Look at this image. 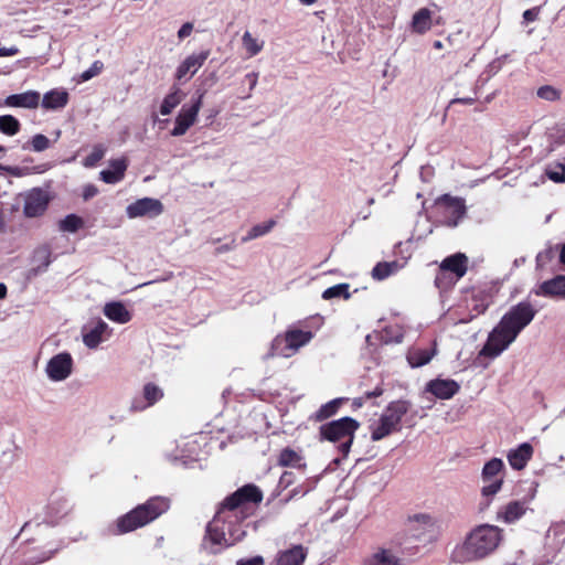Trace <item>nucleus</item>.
<instances>
[{"mask_svg":"<svg viewBox=\"0 0 565 565\" xmlns=\"http://www.w3.org/2000/svg\"><path fill=\"white\" fill-rule=\"evenodd\" d=\"M533 456V447L530 443H522L508 452V461L514 470H522Z\"/></svg>","mask_w":565,"mask_h":565,"instance_id":"a878e982","label":"nucleus"},{"mask_svg":"<svg viewBox=\"0 0 565 565\" xmlns=\"http://www.w3.org/2000/svg\"><path fill=\"white\" fill-rule=\"evenodd\" d=\"M440 203L444 205L443 222L449 227H456L466 214L465 200L445 194Z\"/></svg>","mask_w":565,"mask_h":565,"instance_id":"2eb2a0df","label":"nucleus"},{"mask_svg":"<svg viewBox=\"0 0 565 565\" xmlns=\"http://www.w3.org/2000/svg\"><path fill=\"white\" fill-rule=\"evenodd\" d=\"M545 174L554 182H565V161L550 163L545 169Z\"/></svg>","mask_w":565,"mask_h":565,"instance_id":"a18cd8bd","label":"nucleus"},{"mask_svg":"<svg viewBox=\"0 0 565 565\" xmlns=\"http://www.w3.org/2000/svg\"><path fill=\"white\" fill-rule=\"evenodd\" d=\"M192 30H193V24L191 22H185L184 24H182V26L179 29L178 31V38L180 40H183L185 38H188L191 33H192Z\"/></svg>","mask_w":565,"mask_h":565,"instance_id":"bf43d9fd","label":"nucleus"},{"mask_svg":"<svg viewBox=\"0 0 565 565\" xmlns=\"http://www.w3.org/2000/svg\"><path fill=\"white\" fill-rule=\"evenodd\" d=\"M33 267L29 270V277H35L47 270L52 263V252L49 245H42L34 249L32 256Z\"/></svg>","mask_w":565,"mask_h":565,"instance_id":"5701e85b","label":"nucleus"},{"mask_svg":"<svg viewBox=\"0 0 565 565\" xmlns=\"http://www.w3.org/2000/svg\"><path fill=\"white\" fill-rule=\"evenodd\" d=\"M0 170H3L14 177L20 175V169L18 167H10V166L4 167V166L0 164Z\"/></svg>","mask_w":565,"mask_h":565,"instance_id":"338daca9","label":"nucleus"},{"mask_svg":"<svg viewBox=\"0 0 565 565\" xmlns=\"http://www.w3.org/2000/svg\"><path fill=\"white\" fill-rule=\"evenodd\" d=\"M467 256L462 253H457L446 257L441 262L440 267L446 271L454 274V278H461L467 273Z\"/></svg>","mask_w":565,"mask_h":565,"instance_id":"c85d7f7f","label":"nucleus"},{"mask_svg":"<svg viewBox=\"0 0 565 565\" xmlns=\"http://www.w3.org/2000/svg\"><path fill=\"white\" fill-rule=\"evenodd\" d=\"M407 526L414 537L422 539L434 531L435 521L427 513H418L408 518Z\"/></svg>","mask_w":565,"mask_h":565,"instance_id":"aec40b11","label":"nucleus"},{"mask_svg":"<svg viewBox=\"0 0 565 565\" xmlns=\"http://www.w3.org/2000/svg\"><path fill=\"white\" fill-rule=\"evenodd\" d=\"M98 194V189L94 184H85L83 188L82 196L84 201H88Z\"/></svg>","mask_w":565,"mask_h":565,"instance_id":"6e6d98bb","label":"nucleus"},{"mask_svg":"<svg viewBox=\"0 0 565 565\" xmlns=\"http://www.w3.org/2000/svg\"><path fill=\"white\" fill-rule=\"evenodd\" d=\"M30 143H31L32 150L35 152H42V151L46 150L47 148H50V146H51L50 139L42 134L34 135L32 137Z\"/></svg>","mask_w":565,"mask_h":565,"instance_id":"de8ad7c7","label":"nucleus"},{"mask_svg":"<svg viewBox=\"0 0 565 565\" xmlns=\"http://www.w3.org/2000/svg\"><path fill=\"white\" fill-rule=\"evenodd\" d=\"M236 241L233 238L230 243L220 245L215 248V255H221L235 249Z\"/></svg>","mask_w":565,"mask_h":565,"instance_id":"052dcab7","label":"nucleus"},{"mask_svg":"<svg viewBox=\"0 0 565 565\" xmlns=\"http://www.w3.org/2000/svg\"><path fill=\"white\" fill-rule=\"evenodd\" d=\"M412 403L406 399L391 402L383 411L376 425L372 426L371 439L379 441L394 431L401 430L402 418L411 411Z\"/></svg>","mask_w":565,"mask_h":565,"instance_id":"423d86ee","label":"nucleus"},{"mask_svg":"<svg viewBox=\"0 0 565 565\" xmlns=\"http://www.w3.org/2000/svg\"><path fill=\"white\" fill-rule=\"evenodd\" d=\"M242 42L250 57L257 55L264 47V42L255 39L248 31L243 34Z\"/></svg>","mask_w":565,"mask_h":565,"instance_id":"c03bdc74","label":"nucleus"},{"mask_svg":"<svg viewBox=\"0 0 565 565\" xmlns=\"http://www.w3.org/2000/svg\"><path fill=\"white\" fill-rule=\"evenodd\" d=\"M71 510V504L67 499L58 497L53 498L45 508V515L41 519L36 516L34 520L24 523L22 532L31 530L33 526L41 524L56 525Z\"/></svg>","mask_w":565,"mask_h":565,"instance_id":"1a4fd4ad","label":"nucleus"},{"mask_svg":"<svg viewBox=\"0 0 565 565\" xmlns=\"http://www.w3.org/2000/svg\"><path fill=\"white\" fill-rule=\"evenodd\" d=\"M108 330V324L99 319L89 331L83 334L84 344L89 349L97 348L104 340V334L107 333Z\"/></svg>","mask_w":565,"mask_h":565,"instance_id":"7c9ffc66","label":"nucleus"},{"mask_svg":"<svg viewBox=\"0 0 565 565\" xmlns=\"http://www.w3.org/2000/svg\"><path fill=\"white\" fill-rule=\"evenodd\" d=\"M307 557V550L298 544L280 551L275 558V565H302Z\"/></svg>","mask_w":565,"mask_h":565,"instance_id":"393cba45","label":"nucleus"},{"mask_svg":"<svg viewBox=\"0 0 565 565\" xmlns=\"http://www.w3.org/2000/svg\"><path fill=\"white\" fill-rule=\"evenodd\" d=\"M68 99L70 95L64 88H54L44 94L41 105L46 110H58L67 105Z\"/></svg>","mask_w":565,"mask_h":565,"instance_id":"bb28decb","label":"nucleus"},{"mask_svg":"<svg viewBox=\"0 0 565 565\" xmlns=\"http://www.w3.org/2000/svg\"><path fill=\"white\" fill-rule=\"evenodd\" d=\"M397 268V262L377 263L372 269V277L376 280H383L394 274Z\"/></svg>","mask_w":565,"mask_h":565,"instance_id":"58836bf2","label":"nucleus"},{"mask_svg":"<svg viewBox=\"0 0 565 565\" xmlns=\"http://www.w3.org/2000/svg\"><path fill=\"white\" fill-rule=\"evenodd\" d=\"M359 427V422L349 416L332 420L321 425V440L339 443V451L343 455V457H347L350 452L354 439V434Z\"/></svg>","mask_w":565,"mask_h":565,"instance_id":"39448f33","label":"nucleus"},{"mask_svg":"<svg viewBox=\"0 0 565 565\" xmlns=\"http://www.w3.org/2000/svg\"><path fill=\"white\" fill-rule=\"evenodd\" d=\"M540 11H541L540 7H534V8L525 10L523 12L524 22L530 23V22L535 21L539 18Z\"/></svg>","mask_w":565,"mask_h":565,"instance_id":"13d9d810","label":"nucleus"},{"mask_svg":"<svg viewBox=\"0 0 565 565\" xmlns=\"http://www.w3.org/2000/svg\"><path fill=\"white\" fill-rule=\"evenodd\" d=\"M203 94L193 99L191 105H183L175 118V125L171 130V136H183L188 129L195 122L200 108L202 106Z\"/></svg>","mask_w":565,"mask_h":565,"instance_id":"9d476101","label":"nucleus"},{"mask_svg":"<svg viewBox=\"0 0 565 565\" xmlns=\"http://www.w3.org/2000/svg\"><path fill=\"white\" fill-rule=\"evenodd\" d=\"M454 274L446 271L440 266L435 277V286L440 291H446L451 288L460 278H454Z\"/></svg>","mask_w":565,"mask_h":565,"instance_id":"4c0bfd02","label":"nucleus"},{"mask_svg":"<svg viewBox=\"0 0 565 565\" xmlns=\"http://www.w3.org/2000/svg\"><path fill=\"white\" fill-rule=\"evenodd\" d=\"M384 393V390L382 386H376L373 391H367L365 392V398L370 399V398H375V397H379L381 396L382 394Z\"/></svg>","mask_w":565,"mask_h":565,"instance_id":"0e129e2a","label":"nucleus"},{"mask_svg":"<svg viewBox=\"0 0 565 565\" xmlns=\"http://www.w3.org/2000/svg\"><path fill=\"white\" fill-rule=\"evenodd\" d=\"M431 11L422 8L414 13L412 19V31L417 34H424L431 29Z\"/></svg>","mask_w":565,"mask_h":565,"instance_id":"473e14b6","label":"nucleus"},{"mask_svg":"<svg viewBox=\"0 0 565 565\" xmlns=\"http://www.w3.org/2000/svg\"><path fill=\"white\" fill-rule=\"evenodd\" d=\"M73 371V358L68 352H61L52 356L45 367L47 377L53 382L66 380Z\"/></svg>","mask_w":565,"mask_h":565,"instance_id":"9b49d317","label":"nucleus"},{"mask_svg":"<svg viewBox=\"0 0 565 565\" xmlns=\"http://www.w3.org/2000/svg\"><path fill=\"white\" fill-rule=\"evenodd\" d=\"M236 565H265L264 557L256 555L249 558H241L236 562Z\"/></svg>","mask_w":565,"mask_h":565,"instance_id":"4d7b16f0","label":"nucleus"},{"mask_svg":"<svg viewBox=\"0 0 565 565\" xmlns=\"http://www.w3.org/2000/svg\"><path fill=\"white\" fill-rule=\"evenodd\" d=\"M375 339L384 344L401 343L404 339V333L397 327H386L381 332L375 333Z\"/></svg>","mask_w":565,"mask_h":565,"instance_id":"f704fd0d","label":"nucleus"},{"mask_svg":"<svg viewBox=\"0 0 565 565\" xmlns=\"http://www.w3.org/2000/svg\"><path fill=\"white\" fill-rule=\"evenodd\" d=\"M295 480L296 478L294 472L285 471L279 478L278 487L281 489H287L295 482Z\"/></svg>","mask_w":565,"mask_h":565,"instance_id":"864d4df0","label":"nucleus"},{"mask_svg":"<svg viewBox=\"0 0 565 565\" xmlns=\"http://www.w3.org/2000/svg\"><path fill=\"white\" fill-rule=\"evenodd\" d=\"M475 102H476V97H456L449 102L448 108H450L455 104L472 105Z\"/></svg>","mask_w":565,"mask_h":565,"instance_id":"680f3d73","label":"nucleus"},{"mask_svg":"<svg viewBox=\"0 0 565 565\" xmlns=\"http://www.w3.org/2000/svg\"><path fill=\"white\" fill-rule=\"evenodd\" d=\"M105 156V149L103 146L97 145L93 148V151L84 159V166L86 168L95 167Z\"/></svg>","mask_w":565,"mask_h":565,"instance_id":"49530a36","label":"nucleus"},{"mask_svg":"<svg viewBox=\"0 0 565 565\" xmlns=\"http://www.w3.org/2000/svg\"><path fill=\"white\" fill-rule=\"evenodd\" d=\"M481 488L482 500L479 510H487L493 497L502 489L504 482V463L500 458H492L487 461L481 470Z\"/></svg>","mask_w":565,"mask_h":565,"instance_id":"0eeeda50","label":"nucleus"},{"mask_svg":"<svg viewBox=\"0 0 565 565\" xmlns=\"http://www.w3.org/2000/svg\"><path fill=\"white\" fill-rule=\"evenodd\" d=\"M530 510L527 500H512L497 510L495 520L505 524L519 521Z\"/></svg>","mask_w":565,"mask_h":565,"instance_id":"a211bd4d","label":"nucleus"},{"mask_svg":"<svg viewBox=\"0 0 565 565\" xmlns=\"http://www.w3.org/2000/svg\"><path fill=\"white\" fill-rule=\"evenodd\" d=\"M465 301L468 316L467 318H461L460 321L463 323L484 313L492 302L491 295L481 289L472 290L471 294L466 297Z\"/></svg>","mask_w":565,"mask_h":565,"instance_id":"4468645a","label":"nucleus"},{"mask_svg":"<svg viewBox=\"0 0 565 565\" xmlns=\"http://www.w3.org/2000/svg\"><path fill=\"white\" fill-rule=\"evenodd\" d=\"M313 338L311 331H302L299 329H289L284 335H277L270 348V354L273 356L290 358L301 347L306 345Z\"/></svg>","mask_w":565,"mask_h":565,"instance_id":"6e6552de","label":"nucleus"},{"mask_svg":"<svg viewBox=\"0 0 565 565\" xmlns=\"http://www.w3.org/2000/svg\"><path fill=\"white\" fill-rule=\"evenodd\" d=\"M163 397V391L154 383H147L143 385L142 392L140 395H137L132 398L130 404L131 412H142L156 403H158Z\"/></svg>","mask_w":565,"mask_h":565,"instance_id":"dca6fc26","label":"nucleus"},{"mask_svg":"<svg viewBox=\"0 0 565 565\" xmlns=\"http://www.w3.org/2000/svg\"><path fill=\"white\" fill-rule=\"evenodd\" d=\"M557 249L553 247H548L536 255V266L537 268H543L546 266L556 255Z\"/></svg>","mask_w":565,"mask_h":565,"instance_id":"09e8293b","label":"nucleus"},{"mask_svg":"<svg viewBox=\"0 0 565 565\" xmlns=\"http://www.w3.org/2000/svg\"><path fill=\"white\" fill-rule=\"evenodd\" d=\"M349 289H350L349 284H347V282L338 284V285L327 288L322 292V298L324 300H330L333 298L349 299L351 297Z\"/></svg>","mask_w":565,"mask_h":565,"instance_id":"79ce46f5","label":"nucleus"},{"mask_svg":"<svg viewBox=\"0 0 565 565\" xmlns=\"http://www.w3.org/2000/svg\"><path fill=\"white\" fill-rule=\"evenodd\" d=\"M20 121L12 115L0 116V132L14 136L20 131Z\"/></svg>","mask_w":565,"mask_h":565,"instance_id":"37998d69","label":"nucleus"},{"mask_svg":"<svg viewBox=\"0 0 565 565\" xmlns=\"http://www.w3.org/2000/svg\"><path fill=\"white\" fill-rule=\"evenodd\" d=\"M342 402L343 398H334L321 405L320 408L315 414L316 420L321 422L333 416L337 413L340 405L342 404Z\"/></svg>","mask_w":565,"mask_h":565,"instance_id":"ea45409f","label":"nucleus"},{"mask_svg":"<svg viewBox=\"0 0 565 565\" xmlns=\"http://www.w3.org/2000/svg\"><path fill=\"white\" fill-rule=\"evenodd\" d=\"M50 203V196L46 191L34 188L26 193L23 206V213L26 217H38L44 214Z\"/></svg>","mask_w":565,"mask_h":565,"instance_id":"ddd939ff","label":"nucleus"},{"mask_svg":"<svg viewBox=\"0 0 565 565\" xmlns=\"http://www.w3.org/2000/svg\"><path fill=\"white\" fill-rule=\"evenodd\" d=\"M537 96L542 99H545L548 102H554L559 98V92L553 86L545 85V86H541L537 89Z\"/></svg>","mask_w":565,"mask_h":565,"instance_id":"8fccbe9b","label":"nucleus"},{"mask_svg":"<svg viewBox=\"0 0 565 565\" xmlns=\"http://www.w3.org/2000/svg\"><path fill=\"white\" fill-rule=\"evenodd\" d=\"M531 294L537 297L565 300V276L557 275L552 279L537 284Z\"/></svg>","mask_w":565,"mask_h":565,"instance_id":"f3484780","label":"nucleus"},{"mask_svg":"<svg viewBox=\"0 0 565 565\" xmlns=\"http://www.w3.org/2000/svg\"><path fill=\"white\" fill-rule=\"evenodd\" d=\"M19 52L15 46L0 47V56H13Z\"/></svg>","mask_w":565,"mask_h":565,"instance_id":"69168bd1","label":"nucleus"},{"mask_svg":"<svg viewBox=\"0 0 565 565\" xmlns=\"http://www.w3.org/2000/svg\"><path fill=\"white\" fill-rule=\"evenodd\" d=\"M162 212L163 204L160 200L153 198L138 199L126 207V214L129 218L157 217Z\"/></svg>","mask_w":565,"mask_h":565,"instance_id":"f8f14e48","label":"nucleus"},{"mask_svg":"<svg viewBox=\"0 0 565 565\" xmlns=\"http://www.w3.org/2000/svg\"><path fill=\"white\" fill-rule=\"evenodd\" d=\"M275 225H276V221L273 218L268 220L265 223L254 225L248 231V233L242 237V243H247L252 239H255V238H258L260 236L268 234L274 228Z\"/></svg>","mask_w":565,"mask_h":565,"instance_id":"e433bc0d","label":"nucleus"},{"mask_svg":"<svg viewBox=\"0 0 565 565\" xmlns=\"http://www.w3.org/2000/svg\"><path fill=\"white\" fill-rule=\"evenodd\" d=\"M559 262L565 265V243L562 245L559 250Z\"/></svg>","mask_w":565,"mask_h":565,"instance_id":"774afa93","label":"nucleus"},{"mask_svg":"<svg viewBox=\"0 0 565 565\" xmlns=\"http://www.w3.org/2000/svg\"><path fill=\"white\" fill-rule=\"evenodd\" d=\"M54 554V551H47V552H43L41 553L40 555H36V556H29L26 559H25V564L26 565H35V564H39V563H42V562H45L47 559H50Z\"/></svg>","mask_w":565,"mask_h":565,"instance_id":"603ef678","label":"nucleus"},{"mask_svg":"<svg viewBox=\"0 0 565 565\" xmlns=\"http://www.w3.org/2000/svg\"><path fill=\"white\" fill-rule=\"evenodd\" d=\"M263 500L258 487L246 484L226 497L214 518L206 524L201 550L216 555L235 545L246 535L244 521L248 516V504Z\"/></svg>","mask_w":565,"mask_h":565,"instance_id":"f257e3e1","label":"nucleus"},{"mask_svg":"<svg viewBox=\"0 0 565 565\" xmlns=\"http://www.w3.org/2000/svg\"><path fill=\"white\" fill-rule=\"evenodd\" d=\"M84 225V221L76 214H68L58 222L62 232L76 233Z\"/></svg>","mask_w":565,"mask_h":565,"instance_id":"a19ab883","label":"nucleus"},{"mask_svg":"<svg viewBox=\"0 0 565 565\" xmlns=\"http://www.w3.org/2000/svg\"><path fill=\"white\" fill-rule=\"evenodd\" d=\"M537 310L524 300L513 305L489 333L479 356L494 359L505 351L518 335L533 321Z\"/></svg>","mask_w":565,"mask_h":565,"instance_id":"f03ea898","label":"nucleus"},{"mask_svg":"<svg viewBox=\"0 0 565 565\" xmlns=\"http://www.w3.org/2000/svg\"><path fill=\"white\" fill-rule=\"evenodd\" d=\"M127 167L128 162L125 158L113 159L109 161V167L99 172V178L107 184H116L124 179Z\"/></svg>","mask_w":565,"mask_h":565,"instance_id":"4be33fe9","label":"nucleus"},{"mask_svg":"<svg viewBox=\"0 0 565 565\" xmlns=\"http://www.w3.org/2000/svg\"><path fill=\"white\" fill-rule=\"evenodd\" d=\"M41 96L39 92L28 90L21 94L9 95L4 99V105L8 107H20V108H36L40 104Z\"/></svg>","mask_w":565,"mask_h":565,"instance_id":"b1692460","label":"nucleus"},{"mask_svg":"<svg viewBox=\"0 0 565 565\" xmlns=\"http://www.w3.org/2000/svg\"><path fill=\"white\" fill-rule=\"evenodd\" d=\"M436 354V349L414 348L407 353V361L412 367H420L431 361Z\"/></svg>","mask_w":565,"mask_h":565,"instance_id":"2f4dec72","label":"nucleus"},{"mask_svg":"<svg viewBox=\"0 0 565 565\" xmlns=\"http://www.w3.org/2000/svg\"><path fill=\"white\" fill-rule=\"evenodd\" d=\"M308 492H309V489H303L302 487H296L290 491L289 495L285 499V501L288 502V501L292 500L294 498H296L298 495L302 497Z\"/></svg>","mask_w":565,"mask_h":565,"instance_id":"e2e57ef3","label":"nucleus"},{"mask_svg":"<svg viewBox=\"0 0 565 565\" xmlns=\"http://www.w3.org/2000/svg\"><path fill=\"white\" fill-rule=\"evenodd\" d=\"M460 390L457 381L451 379H435L427 382L425 392L430 393L436 398L449 399L455 396Z\"/></svg>","mask_w":565,"mask_h":565,"instance_id":"6ab92c4d","label":"nucleus"},{"mask_svg":"<svg viewBox=\"0 0 565 565\" xmlns=\"http://www.w3.org/2000/svg\"><path fill=\"white\" fill-rule=\"evenodd\" d=\"M104 315L111 321L124 324L131 320V313L120 301L107 302L104 307Z\"/></svg>","mask_w":565,"mask_h":565,"instance_id":"c756f323","label":"nucleus"},{"mask_svg":"<svg viewBox=\"0 0 565 565\" xmlns=\"http://www.w3.org/2000/svg\"><path fill=\"white\" fill-rule=\"evenodd\" d=\"M103 63L100 61H95L89 68L84 71L81 75V79L83 82L89 81L90 78L97 76L103 70Z\"/></svg>","mask_w":565,"mask_h":565,"instance_id":"3c124183","label":"nucleus"},{"mask_svg":"<svg viewBox=\"0 0 565 565\" xmlns=\"http://www.w3.org/2000/svg\"><path fill=\"white\" fill-rule=\"evenodd\" d=\"M363 565H404V558L392 550L380 548L363 561Z\"/></svg>","mask_w":565,"mask_h":565,"instance_id":"cd10ccee","label":"nucleus"},{"mask_svg":"<svg viewBox=\"0 0 565 565\" xmlns=\"http://www.w3.org/2000/svg\"><path fill=\"white\" fill-rule=\"evenodd\" d=\"M210 55V51H202L199 54L189 55L177 68L175 77L181 79L190 74V77L193 76L199 68L204 64Z\"/></svg>","mask_w":565,"mask_h":565,"instance_id":"412c9836","label":"nucleus"},{"mask_svg":"<svg viewBox=\"0 0 565 565\" xmlns=\"http://www.w3.org/2000/svg\"><path fill=\"white\" fill-rule=\"evenodd\" d=\"M181 90L177 87L173 88L162 100L160 105V114L163 116L170 115L172 110L181 103Z\"/></svg>","mask_w":565,"mask_h":565,"instance_id":"c9c22d12","label":"nucleus"},{"mask_svg":"<svg viewBox=\"0 0 565 565\" xmlns=\"http://www.w3.org/2000/svg\"><path fill=\"white\" fill-rule=\"evenodd\" d=\"M278 465L281 467L302 468L306 465L302 463V457L294 449L287 447L284 448L278 457Z\"/></svg>","mask_w":565,"mask_h":565,"instance_id":"72a5a7b5","label":"nucleus"},{"mask_svg":"<svg viewBox=\"0 0 565 565\" xmlns=\"http://www.w3.org/2000/svg\"><path fill=\"white\" fill-rule=\"evenodd\" d=\"M503 540V531L497 525L480 524L467 533L463 541L456 544L450 558L458 564L481 561L499 547Z\"/></svg>","mask_w":565,"mask_h":565,"instance_id":"7ed1b4c3","label":"nucleus"},{"mask_svg":"<svg viewBox=\"0 0 565 565\" xmlns=\"http://www.w3.org/2000/svg\"><path fill=\"white\" fill-rule=\"evenodd\" d=\"M257 82H258V73L256 72H250L248 74L245 75L244 77V83H247L248 84V88H249V92L246 96H244L243 98H248L250 97V92L256 87L257 85Z\"/></svg>","mask_w":565,"mask_h":565,"instance_id":"5fc2aeb1","label":"nucleus"},{"mask_svg":"<svg viewBox=\"0 0 565 565\" xmlns=\"http://www.w3.org/2000/svg\"><path fill=\"white\" fill-rule=\"evenodd\" d=\"M170 508V501L166 497H152L145 503L138 504L136 508L120 515L114 527L113 534L121 535L140 529L167 512Z\"/></svg>","mask_w":565,"mask_h":565,"instance_id":"20e7f679","label":"nucleus"}]
</instances>
